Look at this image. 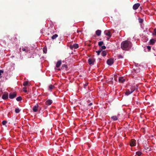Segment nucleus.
I'll return each mask as SVG.
<instances>
[{
  "label": "nucleus",
  "mask_w": 156,
  "mask_h": 156,
  "mask_svg": "<svg viewBox=\"0 0 156 156\" xmlns=\"http://www.w3.org/2000/svg\"><path fill=\"white\" fill-rule=\"evenodd\" d=\"M29 82L28 81H25L23 83V85L24 86H26L28 85Z\"/></svg>",
  "instance_id": "nucleus-21"
},
{
  "label": "nucleus",
  "mask_w": 156,
  "mask_h": 156,
  "mask_svg": "<svg viewBox=\"0 0 156 156\" xmlns=\"http://www.w3.org/2000/svg\"><path fill=\"white\" fill-rule=\"evenodd\" d=\"M20 111V110L19 108H16L15 110V112L16 113H19Z\"/></svg>",
  "instance_id": "nucleus-27"
},
{
  "label": "nucleus",
  "mask_w": 156,
  "mask_h": 156,
  "mask_svg": "<svg viewBox=\"0 0 156 156\" xmlns=\"http://www.w3.org/2000/svg\"><path fill=\"white\" fill-rule=\"evenodd\" d=\"M140 4L137 3L134 4L133 6V9L134 10H136L139 8L140 6Z\"/></svg>",
  "instance_id": "nucleus-7"
},
{
  "label": "nucleus",
  "mask_w": 156,
  "mask_h": 156,
  "mask_svg": "<svg viewBox=\"0 0 156 156\" xmlns=\"http://www.w3.org/2000/svg\"><path fill=\"white\" fill-rule=\"evenodd\" d=\"M92 105V103H90L88 105V106H91Z\"/></svg>",
  "instance_id": "nucleus-41"
},
{
  "label": "nucleus",
  "mask_w": 156,
  "mask_h": 156,
  "mask_svg": "<svg viewBox=\"0 0 156 156\" xmlns=\"http://www.w3.org/2000/svg\"><path fill=\"white\" fill-rule=\"evenodd\" d=\"M104 42L102 41H99L98 42V45L100 46H101L103 44Z\"/></svg>",
  "instance_id": "nucleus-23"
},
{
  "label": "nucleus",
  "mask_w": 156,
  "mask_h": 156,
  "mask_svg": "<svg viewBox=\"0 0 156 156\" xmlns=\"http://www.w3.org/2000/svg\"><path fill=\"white\" fill-rule=\"evenodd\" d=\"M79 47V45L77 44H74L73 45H70L69 46L70 48L71 49L73 48L76 49Z\"/></svg>",
  "instance_id": "nucleus-3"
},
{
  "label": "nucleus",
  "mask_w": 156,
  "mask_h": 156,
  "mask_svg": "<svg viewBox=\"0 0 156 156\" xmlns=\"http://www.w3.org/2000/svg\"><path fill=\"white\" fill-rule=\"evenodd\" d=\"M147 49L149 51L151 49V47L150 46H147Z\"/></svg>",
  "instance_id": "nucleus-37"
},
{
  "label": "nucleus",
  "mask_w": 156,
  "mask_h": 156,
  "mask_svg": "<svg viewBox=\"0 0 156 156\" xmlns=\"http://www.w3.org/2000/svg\"><path fill=\"white\" fill-rule=\"evenodd\" d=\"M132 88V87L131 88H130V91H131V89Z\"/></svg>",
  "instance_id": "nucleus-44"
},
{
  "label": "nucleus",
  "mask_w": 156,
  "mask_h": 156,
  "mask_svg": "<svg viewBox=\"0 0 156 156\" xmlns=\"http://www.w3.org/2000/svg\"><path fill=\"white\" fill-rule=\"evenodd\" d=\"M87 85L88 83H85V84H84V87L85 88V87L87 86Z\"/></svg>",
  "instance_id": "nucleus-39"
},
{
  "label": "nucleus",
  "mask_w": 156,
  "mask_h": 156,
  "mask_svg": "<svg viewBox=\"0 0 156 156\" xmlns=\"http://www.w3.org/2000/svg\"><path fill=\"white\" fill-rule=\"evenodd\" d=\"M107 54V52L105 51H103L101 53V55L103 56H105Z\"/></svg>",
  "instance_id": "nucleus-18"
},
{
  "label": "nucleus",
  "mask_w": 156,
  "mask_h": 156,
  "mask_svg": "<svg viewBox=\"0 0 156 156\" xmlns=\"http://www.w3.org/2000/svg\"><path fill=\"white\" fill-rule=\"evenodd\" d=\"M62 66L63 67H65L66 68L67 67V66L65 65H63Z\"/></svg>",
  "instance_id": "nucleus-42"
},
{
  "label": "nucleus",
  "mask_w": 156,
  "mask_h": 156,
  "mask_svg": "<svg viewBox=\"0 0 156 156\" xmlns=\"http://www.w3.org/2000/svg\"><path fill=\"white\" fill-rule=\"evenodd\" d=\"M138 20L140 23H142L143 22V20L140 18H138Z\"/></svg>",
  "instance_id": "nucleus-29"
},
{
  "label": "nucleus",
  "mask_w": 156,
  "mask_h": 156,
  "mask_svg": "<svg viewBox=\"0 0 156 156\" xmlns=\"http://www.w3.org/2000/svg\"><path fill=\"white\" fill-rule=\"evenodd\" d=\"M104 33L105 35L107 36H109L110 37L112 36L111 32L109 30H105L104 31Z\"/></svg>",
  "instance_id": "nucleus-8"
},
{
  "label": "nucleus",
  "mask_w": 156,
  "mask_h": 156,
  "mask_svg": "<svg viewBox=\"0 0 156 156\" xmlns=\"http://www.w3.org/2000/svg\"><path fill=\"white\" fill-rule=\"evenodd\" d=\"M4 72L2 70H0V75L2 74V73H3Z\"/></svg>",
  "instance_id": "nucleus-38"
},
{
  "label": "nucleus",
  "mask_w": 156,
  "mask_h": 156,
  "mask_svg": "<svg viewBox=\"0 0 156 156\" xmlns=\"http://www.w3.org/2000/svg\"><path fill=\"white\" fill-rule=\"evenodd\" d=\"M7 122L5 120L3 121L2 122V124L3 125H5Z\"/></svg>",
  "instance_id": "nucleus-33"
},
{
  "label": "nucleus",
  "mask_w": 156,
  "mask_h": 156,
  "mask_svg": "<svg viewBox=\"0 0 156 156\" xmlns=\"http://www.w3.org/2000/svg\"><path fill=\"white\" fill-rule=\"evenodd\" d=\"M58 36L57 34H55L51 37V38L52 40H54L55 39L58 37Z\"/></svg>",
  "instance_id": "nucleus-17"
},
{
  "label": "nucleus",
  "mask_w": 156,
  "mask_h": 156,
  "mask_svg": "<svg viewBox=\"0 0 156 156\" xmlns=\"http://www.w3.org/2000/svg\"><path fill=\"white\" fill-rule=\"evenodd\" d=\"M47 49L44 48V49H43L44 52L45 53H47Z\"/></svg>",
  "instance_id": "nucleus-34"
},
{
  "label": "nucleus",
  "mask_w": 156,
  "mask_h": 156,
  "mask_svg": "<svg viewBox=\"0 0 156 156\" xmlns=\"http://www.w3.org/2000/svg\"><path fill=\"white\" fill-rule=\"evenodd\" d=\"M156 40L154 39H151L150 40V45H153L156 42Z\"/></svg>",
  "instance_id": "nucleus-11"
},
{
  "label": "nucleus",
  "mask_w": 156,
  "mask_h": 156,
  "mask_svg": "<svg viewBox=\"0 0 156 156\" xmlns=\"http://www.w3.org/2000/svg\"><path fill=\"white\" fill-rule=\"evenodd\" d=\"M22 50L23 51H25L26 52H27L28 51V50L27 49H26L25 48H22Z\"/></svg>",
  "instance_id": "nucleus-32"
},
{
  "label": "nucleus",
  "mask_w": 156,
  "mask_h": 156,
  "mask_svg": "<svg viewBox=\"0 0 156 156\" xmlns=\"http://www.w3.org/2000/svg\"><path fill=\"white\" fill-rule=\"evenodd\" d=\"M108 37L107 38V41H108L109 40V39L111 37V36H108Z\"/></svg>",
  "instance_id": "nucleus-40"
},
{
  "label": "nucleus",
  "mask_w": 156,
  "mask_h": 156,
  "mask_svg": "<svg viewBox=\"0 0 156 156\" xmlns=\"http://www.w3.org/2000/svg\"><path fill=\"white\" fill-rule=\"evenodd\" d=\"M136 140L134 139H132L130 141V145L131 146L133 147L136 145Z\"/></svg>",
  "instance_id": "nucleus-6"
},
{
  "label": "nucleus",
  "mask_w": 156,
  "mask_h": 156,
  "mask_svg": "<svg viewBox=\"0 0 156 156\" xmlns=\"http://www.w3.org/2000/svg\"><path fill=\"white\" fill-rule=\"evenodd\" d=\"M22 99V98L21 97H18L16 98V100L18 101H21Z\"/></svg>",
  "instance_id": "nucleus-25"
},
{
  "label": "nucleus",
  "mask_w": 156,
  "mask_h": 156,
  "mask_svg": "<svg viewBox=\"0 0 156 156\" xmlns=\"http://www.w3.org/2000/svg\"><path fill=\"white\" fill-rule=\"evenodd\" d=\"M37 107V104L33 107V110L34 112H36L38 110Z\"/></svg>",
  "instance_id": "nucleus-10"
},
{
  "label": "nucleus",
  "mask_w": 156,
  "mask_h": 156,
  "mask_svg": "<svg viewBox=\"0 0 156 156\" xmlns=\"http://www.w3.org/2000/svg\"><path fill=\"white\" fill-rule=\"evenodd\" d=\"M40 104H37L38 110H39V111L41 110L42 109V107L40 106Z\"/></svg>",
  "instance_id": "nucleus-26"
},
{
  "label": "nucleus",
  "mask_w": 156,
  "mask_h": 156,
  "mask_svg": "<svg viewBox=\"0 0 156 156\" xmlns=\"http://www.w3.org/2000/svg\"><path fill=\"white\" fill-rule=\"evenodd\" d=\"M102 51V49H101L100 50L97 51H96V52L97 53V55H100V53L101 52V51Z\"/></svg>",
  "instance_id": "nucleus-28"
},
{
  "label": "nucleus",
  "mask_w": 156,
  "mask_h": 156,
  "mask_svg": "<svg viewBox=\"0 0 156 156\" xmlns=\"http://www.w3.org/2000/svg\"><path fill=\"white\" fill-rule=\"evenodd\" d=\"M111 119L115 121L117 120L118 119V118L116 116H114L112 117Z\"/></svg>",
  "instance_id": "nucleus-19"
},
{
  "label": "nucleus",
  "mask_w": 156,
  "mask_h": 156,
  "mask_svg": "<svg viewBox=\"0 0 156 156\" xmlns=\"http://www.w3.org/2000/svg\"><path fill=\"white\" fill-rule=\"evenodd\" d=\"M125 79H124L123 77H120L119 79V81L121 83H123L125 81Z\"/></svg>",
  "instance_id": "nucleus-14"
},
{
  "label": "nucleus",
  "mask_w": 156,
  "mask_h": 156,
  "mask_svg": "<svg viewBox=\"0 0 156 156\" xmlns=\"http://www.w3.org/2000/svg\"><path fill=\"white\" fill-rule=\"evenodd\" d=\"M153 35H156V28H155L154 29Z\"/></svg>",
  "instance_id": "nucleus-31"
},
{
  "label": "nucleus",
  "mask_w": 156,
  "mask_h": 156,
  "mask_svg": "<svg viewBox=\"0 0 156 156\" xmlns=\"http://www.w3.org/2000/svg\"><path fill=\"white\" fill-rule=\"evenodd\" d=\"M62 63V62L61 61L59 60L57 62L56 65V67L57 68L59 67L61 65Z\"/></svg>",
  "instance_id": "nucleus-16"
},
{
  "label": "nucleus",
  "mask_w": 156,
  "mask_h": 156,
  "mask_svg": "<svg viewBox=\"0 0 156 156\" xmlns=\"http://www.w3.org/2000/svg\"><path fill=\"white\" fill-rule=\"evenodd\" d=\"M101 48H102V49H101L102 50L105 49L106 48V47L105 45L102 46H101Z\"/></svg>",
  "instance_id": "nucleus-35"
},
{
  "label": "nucleus",
  "mask_w": 156,
  "mask_h": 156,
  "mask_svg": "<svg viewBox=\"0 0 156 156\" xmlns=\"http://www.w3.org/2000/svg\"><path fill=\"white\" fill-rule=\"evenodd\" d=\"M95 60L93 59H89L88 60V62L90 65H94Z\"/></svg>",
  "instance_id": "nucleus-9"
},
{
  "label": "nucleus",
  "mask_w": 156,
  "mask_h": 156,
  "mask_svg": "<svg viewBox=\"0 0 156 156\" xmlns=\"http://www.w3.org/2000/svg\"><path fill=\"white\" fill-rule=\"evenodd\" d=\"M101 33V31L100 30H98L96 31V34L98 36H100Z\"/></svg>",
  "instance_id": "nucleus-15"
},
{
  "label": "nucleus",
  "mask_w": 156,
  "mask_h": 156,
  "mask_svg": "<svg viewBox=\"0 0 156 156\" xmlns=\"http://www.w3.org/2000/svg\"><path fill=\"white\" fill-rule=\"evenodd\" d=\"M131 43L128 41H122L121 45V48L123 50H126L127 48H130L131 47Z\"/></svg>",
  "instance_id": "nucleus-1"
},
{
  "label": "nucleus",
  "mask_w": 156,
  "mask_h": 156,
  "mask_svg": "<svg viewBox=\"0 0 156 156\" xmlns=\"http://www.w3.org/2000/svg\"><path fill=\"white\" fill-rule=\"evenodd\" d=\"M118 58L120 59V58H123V57L122 55L119 54V55H118Z\"/></svg>",
  "instance_id": "nucleus-30"
},
{
  "label": "nucleus",
  "mask_w": 156,
  "mask_h": 156,
  "mask_svg": "<svg viewBox=\"0 0 156 156\" xmlns=\"http://www.w3.org/2000/svg\"><path fill=\"white\" fill-rule=\"evenodd\" d=\"M107 62L108 65H111L114 63V59L112 58H110L107 60Z\"/></svg>",
  "instance_id": "nucleus-4"
},
{
  "label": "nucleus",
  "mask_w": 156,
  "mask_h": 156,
  "mask_svg": "<svg viewBox=\"0 0 156 156\" xmlns=\"http://www.w3.org/2000/svg\"><path fill=\"white\" fill-rule=\"evenodd\" d=\"M8 98V93L3 94L2 97V98L3 99H6Z\"/></svg>",
  "instance_id": "nucleus-13"
},
{
  "label": "nucleus",
  "mask_w": 156,
  "mask_h": 156,
  "mask_svg": "<svg viewBox=\"0 0 156 156\" xmlns=\"http://www.w3.org/2000/svg\"><path fill=\"white\" fill-rule=\"evenodd\" d=\"M144 150H148V151H151V148H149L148 147H147V146H144Z\"/></svg>",
  "instance_id": "nucleus-22"
},
{
  "label": "nucleus",
  "mask_w": 156,
  "mask_h": 156,
  "mask_svg": "<svg viewBox=\"0 0 156 156\" xmlns=\"http://www.w3.org/2000/svg\"><path fill=\"white\" fill-rule=\"evenodd\" d=\"M26 87H24V88H23V89H24V90H23V91H24V92H25V93H26V92H27V90L26 89Z\"/></svg>",
  "instance_id": "nucleus-36"
},
{
  "label": "nucleus",
  "mask_w": 156,
  "mask_h": 156,
  "mask_svg": "<svg viewBox=\"0 0 156 156\" xmlns=\"http://www.w3.org/2000/svg\"><path fill=\"white\" fill-rule=\"evenodd\" d=\"M137 70H139V69H137V70H136L135 71V72H136V71Z\"/></svg>",
  "instance_id": "nucleus-43"
},
{
  "label": "nucleus",
  "mask_w": 156,
  "mask_h": 156,
  "mask_svg": "<svg viewBox=\"0 0 156 156\" xmlns=\"http://www.w3.org/2000/svg\"><path fill=\"white\" fill-rule=\"evenodd\" d=\"M54 87L53 85H50L49 86V88H48V90L50 91H51Z\"/></svg>",
  "instance_id": "nucleus-20"
},
{
  "label": "nucleus",
  "mask_w": 156,
  "mask_h": 156,
  "mask_svg": "<svg viewBox=\"0 0 156 156\" xmlns=\"http://www.w3.org/2000/svg\"><path fill=\"white\" fill-rule=\"evenodd\" d=\"M142 154V153L140 151H137L136 153V154L139 156H140Z\"/></svg>",
  "instance_id": "nucleus-24"
},
{
  "label": "nucleus",
  "mask_w": 156,
  "mask_h": 156,
  "mask_svg": "<svg viewBox=\"0 0 156 156\" xmlns=\"http://www.w3.org/2000/svg\"><path fill=\"white\" fill-rule=\"evenodd\" d=\"M52 103V101L51 100H48L45 102V104L47 105H51Z\"/></svg>",
  "instance_id": "nucleus-12"
},
{
  "label": "nucleus",
  "mask_w": 156,
  "mask_h": 156,
  "mask_svg": "<svg viewBox=\"0 0 156 156\" xmlns=\"http://www.w3.org/2000/svg\"><path fill=\"white\" fill-rule=\"evenodd\" d=\"M16 93H10L9 94V98L10 99H13L16 96Z\"/></svg>",
  "instance_id": "nucleus-5"
},
{
  "label": "nucleus",
  "mask_w": 156,
  "mask_h": 156,
  "mask_svg": "<svg viewBox=\"0 0 156 156\" xmlns=\"http://www.w3.org/2000/svg\"><path fill=\"white\" fill-rule=\"evenodd\" d=\"M135 90V88L132 87V88L131 89V91H130V90L129 89H128L125 92V94L126 95H128L129 94H132Z\"/></svg>",
  "instance_id": "nucleus-2"
}]
</instances>
